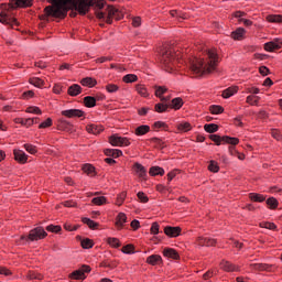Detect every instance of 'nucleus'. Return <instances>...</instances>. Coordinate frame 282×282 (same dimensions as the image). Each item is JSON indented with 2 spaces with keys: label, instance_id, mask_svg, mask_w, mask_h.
<instances>
[{
  "label": "nucleus",
  "instance_id": "1",
  "mask_svg": "<svg viewBox=\"0 0 282 282\" xmlns=\"http://www.w3.org/2000/svg\"><path fill=\"white\" fill-rule=\"evenodd\" d=\"M208 62L207 65L204 58L195 57L191 63V69L194 74H213L217 69L219 63V55L214 50L207 51Z\"/></svg>",
  "mask_w": 282,
  "mask_h": 282
},
{
  "label": "nucleus",
  "instance_id": "2",
  "mask_svg": "<svg viewBox=\"0 0 282 282\" xmlns=\"http://www.w3.org/2000/svg\"><path fill=\"white\" fill-rule=\"evenodd\" d=\"M160 61L163 69L173 74L177 67V53L174 43H164L160 50Z\"/></svg>",
  "mask_w": 282,
  "mask_h": 282
},
{
  "label": "nucleus",
  "instance_id": "3",
  "mask_svg": "<svg viewBox=\"0 0 282 282\" xmlns=\"http://www.w3.org/2000/svg\"><path fill=\"white\" fill-rule=\"evenodd\" d=\"M91 8H95V12H99V10L105 8V2H102V0H75L73 10H76L80 17H85Z\"/></svg>",
  "mask_w": 282,
  "mask_h": 282
},
{
  "label": "nucleus",
  "instance_id": "4",
  "mask_svg": "<svg viewBox=\"0 0 282 282\" xmlns=\"http://www.w3.org/2000/svg\"><path fill=\"white\" fill-rule=\"evenodd\" d=\"M47 237V231L43 227H35L30 230L28 236H21L20 241H41Z\"/></svg>",
  "mask_w": 282,
  "mask_h": 282
},
{
  "label": "nucleus",
  "instance_id": "5",
  "mask_svg": "<svg viewBox=\"0 0 282 282\" xmlns=\"http://www.w3.org/2000/svg\"><path fill=\"white\" fill-rule=\"evenodd\" d=\"M2 10H17V8H32V0H10L8 4H1Z\"/></svg>",
  "mask_w": 282,
  "mask_h": 282
},
{
  "label": "nucleus",
  "instance_id": "6",
  "mask_svg": "<svg viewBox=\"0 0 282 282\" xmlns=\"http://www.w3.org/2000/svg\"><path fill=\"white\" fill-rule=\"evenodd\" d=\"M91 272V267L87 264H83L80 269L73 271L69 274V279H73V281H85L87 279L86 274H89Z\"/></svg>",
  "mask_w": 282,
  "mask_h": 282
},
{
  "label": "nucleus",
  "instance_id": "7",
  "mask_svg": "<svg viewBox=\"0 0 282 282\" xmlns=\"http://www.w3.org/2000/svg\"><path fill=\"white\" fill-rule=\"evenodd\" d=\"M108 142L109 144H111V147H130L131 145V141H129V138L120 137L117 133L110 135L108 138Z\"/></svg>",
  "mask_w": 282,
  "mask_h": 282
},
{
  "label": "nucleus",
  "instance_id": "8",
  "mask_svg": "<svg viewBox=\"0 0 282 282\" xmlns=\"http://www.w3.org/2000/svg\"><path fill=\"white\" fill-rule=\"evenodd\" d=\"M196 243L198 246H200L202 248H204V246L206 248H213V247L217 246V239H215V238H206L204 236H198L196 238Z\"/></svg>",
  "mask_w": 282,
  "mask_h": 282
},
{
  "label": "nucleus",
  "instance_id": "9",
  "mask_svg": "<svg viewBox=\"0 0 282 282\" xmlns=\"http://www.w3.org/2000/svg\"><path fill=\"white\" fill-rule=\"evenodd\" d=\"M0 23L11 25V28H14V25L19 26V21L15 18L9 17L6 11L0 12Z\"/></svg>",
  "mask_w": 282,
  "mask_h": 282
},
{
  "label": "nucleus",
  "instance_id": "10",
  "mask_svg": "<svg viewBox=\"0 0 282 282\" xmlns=\"http://www.w3.org/2000/svg\"><path fill=\"white\" fill-rule=\"evenodd\" d=\"M65 118H85V111L82 109H67L61 112Z\"/></svg>",
  "mask_w": 282,
  "mask_h": 282
},
{
  "label": "nucleus",
  "instance_id": "11",
  "mask_svg": "<svg viewBox=\"0 0 282 282\" xmlns=\"http://www.w3.org/2000/svg\"><path fill=\"white\" fill-rule=\"evenodd\" d=\"M56 128L58 131H74V124L65 119H58L56 122Z\"/></svg>",
  "mask_w": 282,
  "mask_h": 282
},
{
  "label": "nucleus",
  "instance_id": "12",
  "mask_svg": "<svg viewBox=\"0 0 282 282\" xmlns=\"http://www.w3.org/2000/svg\"><path fill=\"white\" fill-rule=\"evenodd\" d=\"M132 170L140 180H147V167H144V165L137 162L133 164Z\"/></svg>",
  "mask_w": 282,
  "mask_h": 282
},
{
  "label": "nucleus",
  "instance_id": "13",
  "mask_svg": "<svg viewBox=\"0 0 282 282\" xmlns=\"http://www.w3.org/2000/svg\"><path fill=\"white\" fill-rule=\"evenodd\" d=\"M164 235H166V237H170V238L180 237V235H182V227L166 226L164 228Z\"/></svg>",
  "mask_w": 282,
  "mask_h": 282
},
{
  "label": "nucleus",
  "instance_id": "14",
  "mask_svg": "<svg viewBox=\"0 0 282 282\" xmlns=\"http://www.w3.org/2000/svg\"><path fill=\"white\" fill-rule=\"evenodd\" d=\"M219 265L220 270H224V272H239V267L235 265L228 260H221Z\"/></svg>",
  "mask_w": 282,
  "mask_h": 282
},
{
  "label": "nucleus",
  "instance_id": "15",
  "mask_svg": "<svg viewBox=\"0 0 282 282\" xmlns=\"http://www.w3.org/2000/svg\"><path fill=\"white\" fill-rule=\"evenodd\" d=\"M13 155L18 164H28V154H25L23 150H18V149L13 150Z\"/></svg>",
  "mask_w": 282,
  "mask_h": 282
},
{
  "label": "nucleus",
  "instance_id": "16",
  "mask_svg": "<svg viewBox=\"0 0 282 282\" xmlns=\"http://www.w3.org/2000/svg\"><path fill=\"white\" fill-rule=\"evenodd\" d=\"M86 131H88V133H93V135H98L105 131V127L102 124L91 123L86 126Z\"/></svg>",
  "mask_w": 282,
  "mask_h": 282
},
{
  "label": "nucleus",
  "instance_id": "17",
  "mask_svg": "<svg viewBox=\"0 0 282 282\" xmlns=\"http://www.w3.org/2000/svg\"><path fill=\"white\" fill-rule=\"evenodd\" d=\"M163 257H166L167 259H174V261H180V253L173 248H165L163 250Z\"/></svg>",
  "mask_w": 282,
  "mask_h": 282
},
{
  "label": "nucleus",
  "instance_id": "18",
  "mask_svg": "<svg viewBox=\"0 0 282 282\" xmlns=\"http://www.w3.org/2000/svg\"><path fill=\"white\" fill-rule=\"evenodd\" d=\"M170 109H174V111H180L184 107V99L182 97H176L171 100L169 104Z\"/></svg>",
  "mask_w": 282,
  "mask_h": 282
},
{
  "label": "nucleus",
  "instance_id": "19",
  "mask_svg": "<svg viewBox=\"0 0 282 282\" xmlns=\"http://www.w3.org/2000/svg\"><path fill=\"white\" fill-rule=\"evenodd\" d=\"M67 94L72 97L80 96V94H83V87H80L78 84H73L68 87Z\"/></svg>",
  "mask_w": 282,
  "mask_h": 282
},
{
  "label": "nucleus",
  "instance_id": "20",
  "mask_svg": "<svg viewBox=\"0 0 282 282\" xmlns=\"http://www.w3.org/2000/svg\"><path fill=\"white\" fill-rule=\"evenodd\" d=\"M251 270H257L258 272H270L271 264L268 263H251Z\"/></svg>",
  "mask_w": 282,
  "mask_h": 282
},
{
  "label": "nucleus",
  "instance_id": "21",
  "mask_svg": "<svg viewBox=\"0 0 282 282\" xmlns=\"http://www.w3.org/2000/svg\"><path fill=\"white\" fill-rule=\"evenodd\" d=\"M80 85L83 87H89L91 89L93 87H96L98 85V80L94 77H85L80 80Z\"/></svg>",
  "mask_w": 282,
  "mask_h": 282
},
{
  "label": "nucleus",
  "instance_id": "22",
  "mask_svg": "<svg viewBox=\"0 0 282 282\" xmlns=\"http://www.w3.org/2000/svg\"><path fill=\"white\" fill-rule=\"evenodd\" d=\"M82 171L90 177H96V167L93 164L86 163L82 166Z\"/></svg>",
  "mask_w": 282,
  "mask_h": 282
},
{
  "label": "nucleus",
  "instance_id": "23",
  "mask_svg": "<svg viewBox=\"0 0 282 282\" xmlns=\"http://www.w3.org/2000/svg\"><path fill=\"white\" fill-rule=\"evenodd\" d=\"M237 91H239L238 86L228 87L223 91L221 97L225 99L231 98V96H235V94H237Z\"/></svg>",
  "mask_w": 282,
  "mask_h": 282
},
{
  "label": "nucleus",
  "instance_id": "24",
  "mask_svg": "<svg viewBox=\"0 0 282 282\" xmlns=\"http://www.w3.org/2000/svg\"><path fill=\"white\" fill-rule=\"evenodd\" d=\"M176 129L180 133H188V131L193 130V126L191 124V122L185 121V122L178 123Z\"/></svg>",
  "mask_w": 282,
  "mask_h": 282
},
{
  "label": "nucleus",
  "instance_id": "25",
  "mask_svg": "<svg viewBox=\"0 0 282 282\" xmlns=\"http://www.w3.org/2000/svg\"><path fill=\"white\" fill-rule=\"evenodd\" d=\"M145 262L149 263V265H160V263H162V256L152 254L147 258Z\"/></svg>",
  "mask_w": 282,
  "mask_h": 282
},
{
  "label": "nucleus",
  "instance_id": "26",
  "mask_svg": "<svg viewBox=\"0 0 282 282\" xmlns=\"http://www.w3.org/2000/svg\"><path fill=\"white\" fill-rule=\"evenodd\" d=\"M104 153L107 158H122V150L118 149H106Z\"/></svg>",
  "mask_w": 282,
  "mask_h": 282
},
{
  "label": "nucleus",
  "instance_id": "27",
  "mask_svg": "<svg viewBox=\"0 0 282 282\" xmlns=\"http://www.w3.org/2000/svg\"><path fill=\"white\" fill-rule=\"evenodd\" d=\"M150 142L154 144V149H166V142H164V140L161 138L153 137L150 139Z\"/></svg>",
  "mask_w": 282,
  "mask_h": 282
},
{
  "label": "nucleus",
  "instance_id": "28",
  "mask_svg": "<svg viewBox=\"0 0 282 282\" xmlns=\"http://www.w3.org/2000/svg\"><path fill=\"white\" fill-rule=\"evenodd\" d=\"M124 224H127V214L119 213L116 217V226L118 228H124Z\"/></svg>",
  "mask_w": 282,
  "mask_h": 282
},
{
  "label": "nucleus",
  "instance_id": "29",
  "mask_svg": "<svg viewBox=\"0 0 282 282\" xmlns=\"http://www.w3.org/2000/svg\"><path fill=\"white\" fill-rule=\"evenodd\" d=\"M84 107H87V109H93V107H96V97L94 96H86L83 99Z\"/></svg>",
  "mask_w": 282,
  "mask_h": 282
},
{
  "label": "nucleus",
  "instance_id": "30",
  "mask_svg": "<svg viewBox=\"0 0 282 282\" xmlns=\"http://www.w3.org/2000/svg\"><path fill=\"white\" fill-rule=\"evenodd\" d=\"M151 131V127L148 124H142L135 128L134 135H147Z\"/></svg>",
  "mask_w": 282,
  "mask_h": 282
},
{
  "label": "nucleus",
  "instance_id": "31",
  "mask_svg": "<svg viewBox=\"0 0 282 282\" xmlns=\"http://www.w3.org/2000/svg\"><path fill=\"white\" fill-rule=\"evenodd\" d=\"M245 34H246V29L238 28L237 31L231 32V39H234V41H241Z\"/></svg>",
  "mask_w": 282,
  "mask_h": 282
},
{
  "label": "nucleus",
  "instance_id": "32",
  "mask_svg": "<svg viewBox=\"0 0 282 282\" xmlns=\"http://www.w3.org/2000/svg\"><path fill=\"white\" fill-rule=\"evenodd\" d=\"M170 106L169 104H164V102H159L154 105V111L156 113H166V111H169Z\"/></svg>",
  "mask_w": 282,
  "mask_h": 282
},
{
  "label": "nucleus",
  "instance_id": "33",
  "mask_svg": "<svg viewBox=\"0 0 282 282\" xmlns=\"http://www.w3.org/2000/svg\"><path fill=\"white\" fill-rule=\"evenodd\" d=\"M223 142L225 144H230L231 147H237V144H239V138L223 135Z\"/></svg>",
  "mask_w": 282,
  "mask_h": 282
},
{
  "label": "nucleus",
  "instance_id": "34",
  "mask_svg": "<svg viewBox=\"0 0 282 282\" xmlns=\"http://www.w3.org/2000/svg\"><path fill=\"white\" fill-rule=\"evenodd\" d=\"M149 175H151V177H155L158 175H164V170L160 166H152L149 170Z\"/></svg>",
  "mask_w": 282,
  "mask_h": 282
},
{
  "label": "nucleus",
  "instance_id": "35",
  "mask_svg": "<svg viewBox=\"0 0 282 282\" xmlns=\"http://www.w3.org/2000/svg\"><path fill=\"white\" fill-rule=\"evenodd\" d=\"M135 90L138 91V94L140 96H142L143 98H149V90L147 89V86L142 85V84H138L135 86Z\"/></svg>",
  "mask_w": 282,
  "mask_h": 282
},
{
  "label": "nucleus",
  "instance_id": "36",
  "mask_svg": "<svg viewBox=\"0 0 282 282\" xmlns=\"http://www.w3.org/2000/svg\"><path fill=\"white\" fill-rule=\"evenodd\" d=\"M204 130L206 133H217V131H219V126L217 123H206Z\"/></svg>",
  "mask_w": 282,
  "mask_h": 282
},
{
  "label": "nucleus",
  "instance_id": "37",
  "mask_svg": "<svg viewBox=\"0 0 282 282\" xmlns=\"http://www.w3.org/2000/svg\"><path fill=\"white\" fill-rule=\"evenodd\" d=\"M82 221H83V224H86V226H88V228H90V230H96L99 226L98 223H96L87 217L82 218Z\"/></svg>",
  "mask_w": 282,
  "mask_h": 282
},
{
  "label": "nucleus",
  "instance_id": "38",
  "mask_svg": "<svg viewBox=\"0 0 282 282\" xmlns=\"http://www.w3.org/2000/svg\"><path fill=\"white\" fill-rule=\"evenodd\" d=\"M209 112L213 115V116H219L220 113H224V107L223 106H219V105H212L209 107Z\"/></svg>",
  "mask_w": 282,
  "mask_h": 282
},
{
  "label": "nucleus",
  "instance_id": "39",
  "mask_svg": "<svg viewBox=\"0 0 282 282\" xmlns=\"http://www.w3.org/2000/svg\"><path fill=\"white\" fill-rule=\"evenodd\" d=\"M267 206H269L270 210H276L279 208V200L274 197H269L267 199Z\"/></svg>",
  "mask_w": 282,
  "mask_h": 282
},
{
  "label": "nucleus",
  "instance_id": "40",
  "mask_svg": "<svg viewBox=\"0 0 282 282\" xmlns=\"http://www.w3.org/2000/svg\"><path fill=\"white\" fill-rule=\"evenodd\" d=\"M259 100H260V97L259 96H254V95H249L246 99V102L248 105H251L252 107H258L259 106Z\"/></svg>",
  "mask_w": 282,
  "mask_h": 282
},
{
  "label": "nucleus",
  "instance_id": "41",
  "mask_svg": "<svg viewBox=\"0 0 282 282\" xmlns=\"http://www.w3.org/2000/svg\"><path fill=\"white\" fill-rule=\"evenodd\" d=\"M154 96H156V98H162V96H164V94L169 91V88H166V86H154Z\"/></svg>",
  "mask_w": 282,
  "mask_h": 282
},
{
  "label": "nucleus",
  "instance_id": "42",
  "mask_svg": "<svg viewBox=\"0 0 282 282\" xmlns=\"http://www.w3.org/2000/svg\"><path fill=\"white\" fill-rule=\"evenodd\" d=\"M249 199H251V202L262 203V202H265V196H263L262 194H258V193H250Z\"/></svg>",
  "mask_w": 282,
  "mask_h": 282
},
{
  "label": "nucleus",
  "instance_id": "43",
  "mask_svg": "<svg viewBox=\"0 0 282 282\" xmlns=\"http://www.w3.org/2000/svg\"><path fill=\"white\" fill-rule=\"evenodd\" d=\"M91 204L95 206H105L107 204V197L105 196H97L91 199Z\"/></svg>",
  "mask_w": 282,
  "mask_h": 282
},
{
  "label": "nucleus",
  "instance_id": "44",
  "mask_svg": "<svg viewBox=\"0 0 282 282\" xmlns=\"http://www.w3.org/2000/svg\"><path fill=\"white\" fill-rule=\"evenodd\" d=\"M30 85H33L34 87H43L45 85V80L39 78V77H31L29 79Z\"/></svg>",
  "mask_w": 282,
  "mask_h": 282
},
{
  "label": "nucleus",
  "instance_id": "45",
  "mask_svg": "<svg viewBox=\"0 0 282 282\" xmlns=\"http://www.w3.org/2000/svg\"><path fill=\"white\" fill-rule=\"evenodd\" d=\"M80 246L84 248V250H90V248H94V240L85 238L80 241Z\"/></svg>",
  "mask_w": 282,
  "mask_h": 282
},
{
  "label": "nucleus",
  "instance_id": "46",
  "mask_svg": "<svg viewBox=\"0 0 282 282\" xmlns=\"http://www.w3.org/2000/svg\"><path fill=\"white\" fill-rule=\"evenodd\" d=\"M267 21L269 23H282V15L281 14L267 15Z\"/></svg>",
  "mask_w": 282,
  "mask_h": 282
},
{
  "label": "nucleus",
  "instance_id": "47",
  "mask_svg": "<svg viewBox=\"0 0 282 282\" xmlns=\"http://www.w3.org/2000/svg\"><path fill=\"white\" fill-rule=\"evenodd\" d=\"M121 252L123 254H135V246L129 243L122 247Z\"/></svg>",
  "mask_w": 282,
  "mask_h": 282
},
{
  "label": "nucleus",
  "instance_id": "48",
  "mask_svg": "<svg viewBox=\"0 0 282 282\" xmlns=\"http://www.w3.org/2000/svg\"><path fill=\"white\" fill-rule=\"evenodd\" d=\"M26 279H29L30 281H43V275L41 273L30 271L26 275Z\"/></svg>",
  "mask_w": 282,
  "mask_h": 282
},
{
  "label": "nucleus",
  "instance_id": "49",
  "mask_svg": "<svg viewBox=\"0 0 282 282\" xmlns=\"http://www.w3.org/2000/svg\"><path fill=\"white\" fill-rule=\"evenodd\" d=\"M207 169L210 173H219V163H217V161L215 160H212L209 161V165Z\"/></svg>",
  "mask_w": 282,
  "mask_h": 282
},
{
  "label": "nucleus",
  "instance_id": "50",
  "mask_svg": "<svg viewBox=\"0 0 282 282\" xmlns=\"http://www.w3.org/2000/svg\"><path fill=\"white\" fill-rule=\"evenodd\" d=\"M209 140L215 142L216 147H221V142H224V137L219 134H209Z\"/></svg>",
  "mask_w": 282,
  "mask_h": 282
},
{
  "label": "nucleus",
  "instance_id": "51",
  "mask_svg": "<svg viewBox=\"0 0 282 282\" xmlns=\"http://www.w3.org/2000/svg\"><path fill=\"white\" fill-rule=\"evenodd\" d=\"M122 82L123 83H138V75L135 74H128L126 76L122 77Z\"/></svg>",
  "mask_w": 282,
  "mask_h": 282
},
{
  "label": "nucleus",
  "instance_id": "52",
  "mask_svg": "<svg viewBox=\"0 0 282 282\" xmlns=\"http://www.w3.org/2000/svg\"><path fill=\"white\" fill-rule=\"evenodd\" d=\"M107 243L108 246H111V248H120V246H122L118 238H108Z\"/></svg>",
  "mask_w": 282,
  "mask_h": 282
},
{
  "label": "nucleus",
  "instance_id": "53",
  "mask_svg": "<svg viewBox=\"0 0 282 282\" xmlns=\"http://www.w3.org/2000/svg\"><path fill=\"white\" fill-rule=\"evenodd\" d=\"M126 199H127V192H121L120 194L117 195L116 206H122Z\"/></svg>",
  "mask_w": 282,
  "mask_h": 282
},
{
  "label": "nucleus",
  "instance_id": "54",
  "mask_svg": "<svg viewBox=\"0 0 282 282\" xmlns=\"http://www.w3.org/2000/svg\"><path fill=\"white\" fill-rule=\"evenodd\" d=\"M47 232H54L55 235H58L61 230H63V227L61 225H48L46 226Z\"/></svg>",
  "mask_w": 282,
  "mask_h": 282
},
{
  "label": "nucleus",
  "instance_id": "55",
  "mask_svg": "<svg viewBox=\"0 0 282 282\" xmlns=\"http://www.w3.org/2000/svg\"><path fill=\"white\" fill-rule=\"evenodd\" d=\"M259 226L260 228H267V230H276V225L274 223L262 221Z\"/></svg>",
  "mask_w": 282,
  "mask_h": 282
},
{
  "label": "nucleus",
  "instance_id": "56",
  "mask_svg": "<svg viewBox=\"0 0 282 282\" xmlns=\"http://www.w3.org/2000/svg\"><path fill=\"white\" fill-rule=\"evenodd\" d=\"M171 17L176 18L178 21L180 19H186V13L177 10H171L170 11Z\"/></svg>",
  "mask_w": 282,
  "mask_h": 282
},
{
  "label": "nucleus",
  "instance_id": "57",
  "mask_svg": "<svg viewBox=\"0 0 282 282\" xmlns=\"http://www.w3.org/2000/svg\"><path fill=\"white\" fill-rule=\"evenodd\" d=\"M265 52H274V50H279V45L274 44L273 41L264 43Z\"/></svg>",
  "mask_w": 282,
  "mask_h": 282
},
{
  "label": "nucleus",
  "instance_id": "58",
  "mask_svg": "<svg viewBox=\"0 0 282 282\" xmlns=\"http://www.w3.org/2000/svg\"><path fill=\"white\" fill-rule=\"evenodd\" d=\"M26 113H35L36 116H41V113H43V111H41V108H39L36 106H30L26 108Z\"/></svg>",
  "mask_w": 282,
  "mask_h": 282
},
{
  "label": "nucleus",
  "instance_id": "59",
  "mask_svg": "<svg viewBox=\"0 0 282 282\" xmlns=\"http://www.w3.org/2000/svg\"><path fill=\"white\" fill-rule=\"evenodd\" d=\"M119 89H120V86L116 84L106 85V91H108V94H116V91H118Z\"/></svg>",
  "mask_w": 282,
  "mask_h": 282
},
{
  "label": "nucleus",
  "instance_id": "60",
  "mask_svg": "<svg viewBox=\"0 0 282 282\" xmlns=\"http://www.w3.org/2000/svg\"><path fill=\"white\" fill-rule=\"evenodd\" d=\"M101 268H109L110 270H113L116 268H118V262L113 261V262H108V261H102L100 263Z\"/></svg>",
  "mask_w": 282,
  "mask_h": 282
},
{
  "label": "nucleus",
  "instance_id": "61",
  "mask_svg": "<svg viewBox=\"0 0 282 282\" xmlns=\"http://www.w3.org/2000/svg\"><path fill=\"white\" fill-rule=\"evenodd\" d=\"M52 124H53V120L52 118L48 117L45 121L39 124V129H50Z\"/></svg>",
  "mask_w": 282,
  "mask_h": 282
},
{
  "label": "nucleus",
  "instance_id": "62",
  "mask_svg": "<svg viewBox=\"0 0 282 282\" xmlns=\"http://www.w3.org/2000/svg\"><path fill=\"white\" fill-rule=\"evenodd\" d=\"M18 122H20V124H23L24 127H32V124H34V119H23V118H19Z\"/></svg>",
  "mask_w": 282,
  "mask_h": 282
},
{
  "label": "nucleus",
  "instance_id": "63",
  "mask_svg": "<svg viewBox=\"0 0 282 282\" xmlns=\"http://www.w3.org/2000/svg\"><path fill=\"white\" fill-rule=\"evenodd\" d=\"M24 149L28 151V153H31V155H35V153H37L36 145L25 143Z\"/></svg>",
  "mask_w": 282,
  "mask_h": 282
},
{
  "label": "nucleus",
  "instance_id": "64",
  "mask_svg": "<svg viewBox=\"0 0 282 282\" xmlns=\"http://www.w3.org/2000/svg\"><path fill=\"white\" fill-rule=\"evenodd\" d=\"M80 228V225H72L69 223L64 224V229H66L68 232H74Z\"/></svg>",
  "mask_w": 282,
  "mask_h": 282
}]
</instances>
